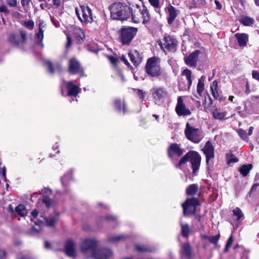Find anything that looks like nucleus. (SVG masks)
Returning <instances> with one entry per match:
<instances>
[{"label":"nucleus","mask_w":259,"mask_h":259,"mask_svg":"<svg viewBox=\"0 0 259 259\" xmlns=\"http://www.w3.org/2000/svg\"><path fill=\"white\" fill-rule=\"evenodd\" d=\"M239 22L245 26H249L253 25L255 21L254 19L251 17L247 16H242L239 19Z\"/></svg>","instance_id":"obj_30"},{"label":"nucleus","mask_w":259,"mask_h":259,"mask_svg":"<svg viewBox=\"0 0 259 259\" xmlns=\"http://www.w3.org/2000/svg\"><path fill=\"white\" fill-rule=\"evenodd\" d=\"M79 62L74 57L71 58L68 62V71L71 74H75L79 72Z\"/></svg>","instance_id":"obj_22"},{"label":"nucleus","mask_w":259,"mask_h":259,"mask_svg":"<svg viewBox=\"0 0 259 259\" xmlns=\"http://www.w3.org/2000/svg\"><path fill=\"white\" fill-rule=\"evenodd\" d=\"M115 110L119 113L122 112L123 114L128 112V107L124 99H115L113 101Z\"/></svg>","instance_id":"obj_18"},{"label":"nucleus","mask_w":259,"mask_h":259,"mask_svg":"<svg viewBox=\"0 0 259 259\" xmlns=\"http://www.w3.org/2000/svg\"><path fill=\"white\" fill-rule=\"evenodd\" d=\"M16 213L21 217H25L27 214V210L25 205L20 204L15 208Z\"/></svg>","instance_id":"obj_36"},{"label":"nucleus","mask_w":259,"mask_h":259,"mask_svg":"<svg viewBox=\"0 0 259 259\" xmlns=\"http://www.w3.org/2000/svg\"><path fill=\"white\" fill-rule=\"evenodd\" d=\"M6 256V252L5 250L0 249V259H4Z\"/></svg>","instance_id":"obj_62"},{"label":"nucleus","mask_w":259,"mask_h":259,"mask_svg":"<svg viewBox=\"0 0 259 259\" xmlns=\"http://www.w3.org/2000/svg\"><path fill=\"white\" fill-rule=\"evenodd\" d=\"M149 2L150 5L156 9V11L160 14V6L159 4V0H149Z\"/></svg>","instance_id":"obj_40"},{"label":"nucleus","mask_w":259,"mask_h":259,"mask_svg":"<svg viewBox=\"0 0 259 259\" xmlns=\"http://www.w3.org/2000/svg\"><path fill=\"white\" fill-rule=\"evenodd\" d=\"M165 11L167 13V23L169 25H171L180 13V10L177 9L171 4H168L165 8Z\"/></svg>","instance_id":"obj_15"},{"label":"nucleus","mask_w":259,"mask_h":259,"mask_svg":"<svg viewBox=\"0 0 259 259\" xmlns=\"http://www.w3.org/2000/svg\"><path fill=\"white\" fill-rule=\"evenodd\" d=\"M121 60L123 62L125 65H126L128 68H130L131 70L133 69V67L130 64V63L128 62L126 58L125 57V56H122L121 57Z\"/></svg>","instance_id":"obj_50"},{"label":"nucleus","mask_w":259,"mask_h":259,"mask_svg":"<svg viewBox=\"0 0 259 259\" xmlns=\"http://www.w3.org/2000/svg\"><path fill=\"white\" fill-rule=\"evenodd\" d=\"M232 212L237 221H240L244 219V214L239 207H236L232 210Z\"/></svg>","instance_id":"obj_35"},{"label":"nucleus","mask_w":259,"mask_h":259,"mask_svg":"<svg viewBox=\"0 0 259 259\" xmlns=\"http://www.w3.org/2000/svg\"><path fill=\"white\" fill-rule=\"evenodd\" d=\"M135 91L141 99L143 100L144 99L145 93L142 90L140 89H135Z\"/></svg>","instance_id":"obj_51"},{"label":"nucleus","mask_w":259,"mask_h":259,"mask_svg":"<svg viewBox=\"0 0 259 259\" xmlns=\"http://www.w3.org/2000/svg\"><path fill=\"white\" fill-rule=\"evenodd\" d=\"M84 48L88 51H90L91 52H97V51L95 48L94 43H93V42L90 43V44H87V45H85Z\"/></svg>","instance_id":"obj_46"},{"label":"nucleus","mask_w":259,"mask_h":259,"mask_svg":"<svg viewBox=\"0 0 259 259\" xmlns=\"http://www.w3.org/2000/svg\"><path fill=\"white\" fill-rule=\"evenodd\" d=\"M201 51L199 50L193 51L188 56L184 57V61L185 63L189 67L195 68L197 66L199 55Z\"/></svg>","instance_id":"obj_13"},{"label":"nucleus","mask_w":259,"mask_h":259,"mask_svg":"<svg viewBox=\"0 0 259 259\" xmlns=\"http://www.w3.org/2000/svg\"><path fill=\"white\" fill-rule=\"evenodd\" d=\"M176 112L179 116L190 115L191 114L190 110L186 107L181 97L178 99V102L175 108Z\"/></svg>","instance_id":"obj_14"},{"label":"nucleus","mask_w":259,"mask_h":259,"mask_svg":"<svg viewBox=\"0 0 259 259\" xmlns=\"http://www.w3.org/2000/svg\"><path fill=\"white\" fill-rule=\"evenodd\" d=\"M202 150L206 157V163L208 164L209 160L214 157V147L212 143L208 141L206 142Z\"/></svg>","instance_id":"obj_19"},{"label":"nucleus","mask_w":259,"mask_h":259,"mask_svg":"<svg viewBox=\"0 0 259 259\" xmlns=\"http://www.w3.org/2000/svg\"><path fill=\"white\" fill-rule=\"evenodd\" d=\"M205 77L202 76L199 79L197 85V92L199 96H201L204 90Z\"/></svg>","instance_id":"obj_33"},{"label":"nucleus","mask_w":259,"mask_h":259,"mask_svg":"<svg viewBox=\"0 0 259 259\" xmlns=\"http://www.w3.org/2000/svg\"><path fill=\"white\" fill-rule=\"evenodd\" d=\"M123 238L122 236H116L112 237L110 240L112 241H118L121 240Z\"/></svg>","instance_id":"obj_61"},{"label":"nucleus","mask_w":259,"mask_h":259,"mask_svg":"<svg viewBox=\"0 0 259 259\" xmlns=\"http://www.w3.org/2000/svg\"><path fill=\"white\" fill-rule=\"evenodd\" d=\"M145 71L148 75L152 77L162 76L165 80L168 78L167 74L163 72L160 65V59L158 57L153 56L147 60Z\"/></svg>","instance_id":"obj_3"},{"label":"nucleus","mask_w":259,"mask_h":259,"mask_svg":"<svg viewBox=\"0 0 259 259\" xmlns=\"http://www.w3.org/2000/svg\"><path fill=\"white\" fill-rule=\"evenodd\" d=\"M150 92L153 99L155 102H159L167 96V92L163 87L153 88L151 90Z\"/></svg>","instance_id":"obj_11"},{"label":"nucleus","mask_w":259,"mask_h":259,"mask_svg":"<svg viewBox=\"0 0 259 259\" xmlns=\"http://www.w3.org/2000/svg\"><path fill=\"white\" fill-rule=\"evenodd\" d=\"M233 242V235H231L229 237V238H228V239L226 242L225 247V249L224 250V252H228L229 251L230 248L232 246Z\"/></svg>","instance_id":"obj_41"},{"label":"nucleus","mask_w":259,"mask_h":259,"mask_svg":"<svg viewBox=\"0 0 259 259\" xmlns=\"http://www.w3.org/2000/svg\"><path fill=\"white\" fill-rule=\"evenodd\" d=\"M212 115L214 118L222 120L225 117V113L224 112H221L218 109H215L212 112Z\"/></svg>","instance_id":"obj_39"},{"label":"nucleus","mask_w":259,"mask_h":259,"mask_svg":"<svg viewBox=\"0 0 259 259\" xmlns=\"http://www.w3.org/2000/svg\"><path fill=\"white\" fill-rule=\"evenodd\" d=\"M258 186H259V184L257 183H255L254 185H253L250 189V193H252L254 191H255Z\"/></svg>","instance_id":"obj_63"},{"label":"nucleus","mask_w":259,"mask_h":259,"mask_svg":"<svg viewBox=\"0 0 259 259\" xmlns=\"http://www.w3.org/2000/svg\"><path fill=\"white\" fill-rule=\"evenodd\" d=\"M46 64L48 67V69L49 71L51 73H54L55 70H54V66H53L52 63L50 61H47L46 62Z\"/></svg>","instance_id":"obj_47"},{"label":"nucleus","mask_w":259,"mask_h":259,"mask_svg":"<svg viewBox=\"0 0 259 259\" xmlns=\"http://www.w3.org/2000/svg\"><path fill=\"white\" fill-rule=\"evenodd\" d=\"M20 34H21V39H20L21 44L25 43L26 40V33L23 31H21Z\"/></svg>","instance_id":"obj_54"},{"label":"nucleus","mask_w":259,"mask_h":259,"mask_svg":"<svg viewBox=\"0 0 259 259\" xmlns=\"http://www.w3.org/2000/svg\"><path fill=\"white\" fill-rule=\"evenodd\" d=\"M0 12L9 13V10H8L7 7L5 5H1L0 6Z\"/></svg>","instance_id":"obj_55"},{"label":"nucleus","mask_w":259,"mask_h":259,"mask_svg":"<svg viewBox=\"0 0 259 259\" xmlns=\"http://www.w3.org/2000/svg\"><path fill=\"white\" fill-rule=\"evenodd\" d=\"M237 133L242 140L244 141L248 140L247 133L244 130L240 128L237 131Z\"/></svg>","instance_id":"obj_43"},{"label":"nucleus","mask_w":259,"mask_h":259,"mask_svg":"<svg viewBox=\"0 0 259 259\" xmlns=\"http://www.w3.org/2000/svg\"><path fill=\"white\" fill-rule=\"evenodd\" d=\"M42 191L44 192V195H45V194L48 195H51L52 194V190L48 188H44Z\"/></svg>","instance_id":"obj_59"},{"label":"nucleus","mask_w":259,"mask_h":259,"mask_svg":"<svg viewBox=\"0 0 259 259\" xmlns=\"http://www.w3.org/2000/svg\"><path fill=\"white\" fill-rule=\"evenodd\" d=\"M199 189L197 184H193L189 185L186 189V194L187 196H193L196 194Z\"/></svg>","instance_id":"obj_27"},{"label":"nucleus","mask_w":259,"mask_h":259,"mask_svg":"<svg viewBox=\"0 0 259 259\" xmlns=\"http://www.w3.org/2000/svg\"><path fill=\"white\" fill-rule=\"evenodd\" d=\"M182 76H185L186 79L180 78L178 80V88L180 91L189 90L192 83V73L188 68L183 70L181 73Z\"/></svg>","instance_id":"obj_9"},{"label":"nucleus","mask_w":259,"mask_h":259,"mask_svg":"<svg viewBox=\"0 0 259 259\" xmlns=\"http://www.w3.org/2000/svg\"><path fill=\"white\" fill-rule=\"evenodd\" d=\"M73 37L76 40L80 41L81 40V29L76 26L73 27L72 30Z\"/></svg>","instance_id":"obj_37"},{"label":"nucleus","mask_w":259,"mask_h":259,"mask_svg":"<svg viewBox=\"0 0 259 259\" xmlns=\"http://www.w3.org/2000/svg\"><path fill=\"white\" fill-rule=\"evenodd\" d=\"M214 3L216 5L217 9L221 10L222 8L221 4L217 0H215Z\"/></svg>","instance_id":"obj_64"},{"label":"nucleus","mask_w":259,"mask_h":259,"mask_svg":"<svg viewBox=\"0 0 259 259\" xmlns=\"http://www.w3.org/2000/svg\"><path fill=\"white\" fill-rule=\"evenodd\" d=\"M64 251L65 254L71 257L76 256V243L72 239L66 240L64 244Z\"/></svg>","instance_id":"obj_12"},{"label":"nucleus","mask_w":259,"mask_h":259,"mask_svg":"<svg viewBox=\"0 0 259 259\" xmlns=\"http://www.w3.org/2000/svg\"><path fill=\"white\" fill-rule=\"evenodd\" d=\"M82 253L90 255L93 259H109L113 252L109 248H98V241L95 239L87 238L82 241Z\"/></svg>","instance_id":"obj_1"},{"label":"nucleus","mask_w":259,"mask_h":259,"mask_svg":"<svg viewBox=\"0 0 259 259\" xmlns=\"http://www.w3.org/2000/svg\"><path fill=\"white\" fill-rule=\"evenodd\" d=\"M135 248L139 252H151L152 249L144 245H136Z\"/></svg>","instance_id":"obj_38"},{"label":"nucleus","mask_w":259,"mask_h":259,"mask_svg":"<svg viewBox=\"0 0 259 259\" xmlns=\"http://www.w3.org/2000/svg\"><path fill=\"white\" fill-rule=\"evenodd\" d=\"M7 4L10 7H16L17 4V0H7Z\"/></svg>","instance_id":"obj_52"},{"label":"nucleus","mask_w":259,"mask_h":259,"mask_svg":"<svg viewBox=\"0 0 259 259\" xmlns=\"http://www.w3.org/2000/svg\"><path fill=\"white\" fill-rule=\"evenodd\" d=\"M66 88L68 91L66 96L76 97L79 93V86L74 84L72 81H69L66 83Z\"/></svg>","instance_id":"obj_23"},{"label":"nucleus","mask_w":259,"mask_h":259,"mask_svg":"<svg viewBox=\"0 0 259 259\" xmlns=\"http://www.w3.org/2000/svg\"><path fill=\"white\" fill-rule=\"evenodd\" d=\"M104 219L108 221H115L116 220V218L113 215H106L104 217Z\"/></svg>","instance_id":"obj_57"},{"label":"nucleus","mask_w":259,"mask_h":259,"mask_svg":"<svg viewBox=\"0 0 259 259\" xmlns=\"http://www.w3.org/2000/svg\"><path fill=\"white\" fill-rule=\"evenodd\" d=\"M201 160V157L199 153L196 151L191 150L181 158L179 163L176 165V167L180 168L181 166L189 161L191 164L192 174H194L199 169Z\"/></svg>","instance_id":"obj_5"},{"label":"nucleus","mask_w":259,"mask_h":259,"mask_svg":"<svg viewBox=\"0 0 259 259\" xmlns=\"http://www.w3.org/2000/svg\"><path fill=\"white\" fill-rule=\"evenodd\" d=\"M82 24L84 25H88L94 21L92 10L88 6H82Z\"/></svg>","instance_id":"obj_16"},{"label":"nucleus","mask_w":259,"mask_h":259,"mask_svg":"<svg viewBox=\"0 0 259 259\" xmlns=\"http://www.w3.org/2000/svg\"><path fill=\"white\" fill-rule=\"evenodd\" d=\"M181 234L185 238L188 239L191 232V229L188 224H180Z\"/></svg>","instance_id":"obj_26"},{"label":"nucleus","mask_w":259,"mask_h":259,"mask_svg":"<svg viewBox=\"0 0 259 259\" xmlns=\"http://www.w3.org/2000/svg\"><path fill=\"white\" fill-rule=\"evenodd\" d=\"M167 156L169 158H172L175 155L178 157L181 156L184 150L180 147L177 143H172L167 149Z\"/></svg>","instance_id":"obj_17"},{"label":"nucleus","mask_w":259,"mask_h":259,"mask_svg":"<svg viewBox=\"0 0 259 259\" xmlns=\"http://www.w3.org/2000/svg\"><path fill=\"white\" fill-rule=\"evenodd\" d=\"M66 35H67V41L65 45V48H66V50H68L72 46V40L71 37L68 34H66Z\"/></svg>","instance_id":"obj_49"},{"label":"nucleus","mask_w":259,"mask_h":259,"mask_svg":"<svg viewBox=\"0 0 259 259\" xmlns=\"http://www.w3.org/2000/svg\"><path fill=\"white\" fill-rule=\"evenodd\" d=\"M36 36L38 40L40 41L42 40L44 38V30H42V28L40 27V26H39V30L38 33L36 34Z\"/></svg>","instance_id":"obj_48"},{"label":"nucleus","mask_w":259,"mask_h":259,"mask_svg":"<svg viewBox=\"0 0 259 259\" xmlns=\"http://www.w3.org/2000/svg\"><path fill=\"white\" fill-rule=\"evenodd\" d=\"M8 41L16 47H18L21 44L19 35L17 33H11L9 36Z\"/></svg>","instance_id":"obj_28"},{"label":"nucleus","mask_w":259,"mask_h":259,"mask_svg":"<svg viewBox=\"0 0 259 259\" xmlns=\"http://www.w3.org/2000/svg\"><path fill=\"white\" fill-rule=\"evenodd\" d=\"M128 55L131 61L135 67H138L142 61V55L136 50L130 51Z\"/></svg>","instance_id":"obj_21"},{"label":"nucleus","mask_w":259,"mask_h":259,"mask_svg":"<svg viewBox=\"0 0 259 259\" xmlns=\"http://www.w3.org/2000/svg\"><path fill=\"white\" fill-rule=\"evenodd\" d=\"M40 202L44 203L47 208H50L52 206L53 201L48 195H43L38 200V203Z\"/></svg>","instance_id":"obj_31"},{"label":"nucleus","mask_w":259,"mask_h":259,"mask_svg":"<svg viewBox=\"0 0 259 259\" xmlns=\"http://www.w3.org/2000/svg\"><path fill=\"white\" fill-rule=\"evenodd\" d=\"M218 82L215 80L210 84V90L213 97L215 99L219 98L220 94L218 92Z\"/></svg>","instance_id":"obj_32"},{"label":"nucleus","mask_w":259,"mask_h":259,"mask_svg":"<svg viewBox=\"0 0 259 259\" xmlns=\"http://www.w3.org/2000/svg\"><path fill=\"white\" fill-rule=\"evenodd\" d=\"M34 22L32 20H29L24 22V26L29 30H32L34 27Z\"/></svg>","instance_id":"obj_44"},{"label":"nucleus","mask_w":259,"mask_h":259,"mask_svg":"<svg viewBox=\"0 0 259 259\" xmlns=\"http://www.w3.org/2000/svg\"><path fill=\"white\" fill-rule=\"evenodd\" d=\"M193 6L190 7V9L195 8L196 5H204L205 4V0H192Z\"/></svg>","instance_id":"obj_45"},{"label":"nucleus","mask_w":259,"mask_h":259,"mask_svg":"<svg viewBox=\"0 0 259 259\" xmlns=\"http://www.w3.org/2000/svg\"><path fill=\"white\" fill-rule=\"evenodd\" d=\"M184 132L186 137L194 143H198L202 139L201 130L192 127L188 123L186 124Z\"/></svg>","instance_id":"obj_10"},{"label":"nucleus","mask_w":259,"mask_h":259,"mask_svg":"<svg viewBox=\"0 0 259 259\" xmlns=\"http://www.w3.org/2000/svg\"><path fill=\"white\" fill-rule=\"evenodd\" d=\"M61 5L60 0H53V7L56 8H58Z\"/></svg>","instance_id":"obj_58"},{"label":"nucleus","mask_w":259,"mask_h":259,"mask_svg":"<svg viewBox=\"0 0 259 259\" xmlns=\"http://www.w3.org/2000/svg\"><path fill=\"white\" fill-rule=\"evenodd\" d=\"M200 203L197 198L191 197L187 198L182 204L183 214L186 216L189 214L195 215L196 207Z\"/></svg>","instance_id":"obj_7"},{"label":"nucleus","mask_w":259,"mask_h":259,"mask_svg":"<svg viewBox=\"0 0 259 259\" xmlns=\"http://www.w3.org/2000/svg\"><path fill=\"white\" fill-rule=\"evenodd\" d=\"M180 253L182 258H192V248L189 242L184 243L182 244V250L180 251Z\"/></svg>","instance_id":"obj_20"},{"label":"nucleus","mask_w":259,"mask_h":259,"mask_svg":"<svg viewBox=\"0 0 259 259\" xmlns=\"http://www.w3.org/2000/svg\"><path fill=\"white\" fill-rule=\"evenodd\" d=\"M138 29L137 27L122 26L118 31L119 40L123 46H130L137 35Z\"/></svg>","instance_id":"obj_6"},{"label":"nucleus","mask_w":259,"mask_h":259,"mask_svg":"<svg viewBox=\"0 0 259 259\" xmlns=\"http://www.w3.org/2000/svg\"><path fill=\"white\" fill-rule=\"evenodd\" d=\"M252 164H243L240 167L239 171L243 177H246L248 174L249 171L252 169Z\"/></svg>","instance_id":"obj_34"},{"label":"nucleus","mask_w":259,"mask_h":259,"mask_svg":"<svg viewBox=\"0 0 259 259\" xmlns=\"http://www.w3.org/2000/svg\"><path fill=\"white\" fill-rule=\"evenodd\" d=\"M111 17L114 20L124 21L132 18V5H127L124 3L116 2L112 4L109 8Z\"/></svg>","instance_id":"obj_2"},{"label":"nucleus","mask_w":259,"mask_h":259,"mask_svg":"<svg viewBox=\"0 0 259 259\" xmlns=\"http://www.w3.org/2000/svg\"><path fill=\"white\" fill-rule=\"evenodd\" d=\"M31 0H21V3L23 7H28Z\"/></svg>","instance_id":"obj_56"},{"label":"nucleus","mask_w":259,"mask_h":259,"mask_svg":"<svg viewBox=\"0 0 259 259\" xmlns=\"http://www.w3.org/2000/svg\"><path fill=\"white\" fill-rule=\"evenodd\" d=\"M132 20L135 23H139L142 21V24L146 25L149 23L151 15L145 6L132 5Z\"/></svg>","instance_id":"obj_4"},{"label":"nucleus","mask_w":259,"mask_h":259,"mask_svg":"<svg viewBox=\"0 0 259 259\" xmlns=\"http://www.w3.org/2000/svg\"><path fill=\"white\" fill-rule=\"evenodd\" d=\"M59 215V213L58 212H56L54 216L50 217L49 218H45L44 219L46 221L47 226L54 227L58 221Z\"/></svg>","instance_id":"obj_29"},{"label":"nucleus","mask_w":259,"mask_h":259,"mask_svg":"<svg viewBox=\"0 0 259 259\" xmlns=\"http://www.w3.org/2000/svg\"><path fill=\"white\" fill-rule=\"evenodd\" d=\"M163 41L159 45L164 52L174 53L177 51L178 41L174 37L169 35L165 36L163 38Z\"/></svg>","instance_id":"obj_8"},{"label":"nucleus","mask_w":259,"mask_h":259,"mask_svg":"<svg viewBox=\"0 0 259 259\" xmlns=\"http://www.w3.org/2000/svg\"><path fill=\"white\" fill-rule=\"evenodd\" d=\"M237 39L239 46L240 47H245L246 46L248 41L249 36L245 33H237L234 35Z\"/></svg>","instance_id":"obj_24"},{"label":"nucleus","mask_w":259,"mask_h":259,"mask_svg":"<svg viewBox=\"0 0 259 259\" xmlns=\"http://www.w3.org/2000/svg\"><path fill=\"white\" fill-rule=\"evenodd\" d=\"M220 234L215 236H208L205 234H201L200 237L202 239L207 240L210 243L212 244L215 247H217L218 245V242L220 238Z\"/></svg>","instance_id":"obj_25"},{"label":"nucleus","mask_w":259,"mask_h":259,"mask_svg":"<svg viewBox=\"0 0 259 259\" xmlns=\"http://www.w3.org/2000/svg\"><path fill=\"white\" fill-rule=\"evenodd\" d=\"M252 78L259 81V72L256 70H253L252 72Z\"/></svg>","instance_id":"obj_53"},{"label":"nucleus","mask_w":259,"mask_h":259,"mask_svg":"<svg viewBox=\"0 0 259 259\" xmlns=\"http://www.w3.org/2000/svg\"><path fill=\"white\" fill-rule=\"evenodd\" d=\"M108 59L114 67H116L119 63V59L113 56H108Z\"/></svg>","instance_id":"obj_42"},{"label":"nucleus","mask_w":259,"mask_h":259,"mask_svg":"<svg viewBox=\"0 0 259 259\" xmlns=\"http://www.w3.org/2000/svg\"><path fill=\"white\" fill-rule=\"evenodd\" d=\"M250 92H251V91H250V87H249V82L248 81H246V84H245V93L246 94H249V93H250Z\"/></svg>","instance_id":"obj_60"}]
</instances>
